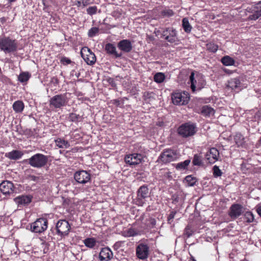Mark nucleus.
<instances>
[{
    "instance_id": "4468645a",
    "label": "nucleus",
    "mask_w": 261,
    "mask_h": 261,
    "mask_svg": "<svg viewBox=\"0 0 261 261\" xmlns=\"http://www.w3.org/2000/svg\"><path fill=\"white\" fill-rule=\"evenodd\" d=\"M124 160L125 163L130 165H137L144 162V155L140 153L128 154L125 156Z\"/></svg>"
},
{
    "instance_id": "7ed1b4c3",
    "label": "nucleus",
    "mask_w": 261,
    "mask_h": 261,
    "mask_svg": "<svg viewBox=\"0 0 261 261\" xmlns=\"http://www.w3.org/2000/svg\"><path fill=\"white\" fill-rule=\"evenodd\" d=\"M162 36L161 38L164 39L170 43H174L179 41L177 32L173 27L161 28Z\"/></svg>"
},
{
    "instance_id": "680f3d73",
    "label": "nucleus",
    "mask_w": 261,
    "mask_h": 261,
    "mask_svg": "<svg viewBox=\"0 0 261 261\" xmlns=\"http://www.w3.org/2000/svg\"><path fill=\"white\" fill-rule=\"evenodd\" d=\"M167 177L168 178L172 177V176L170 175V172L167 173Z\"/></svg>"
},
{
    "instance_id": "79ce46f5",
    "label": "nucleus",
    "mask_w": 261,
    "mask_h": 261,
    "mask_svg": "<svg viewBox=\"0 0 261 261\" xmlns=\"http://www.w3.org/2000/svg\"><path fill=\"white\" fill-rule=\"evenodd\" d=\"M99 32V29L97 27H93L91 28L88 33L89 37H93L95 36Z\"/></svg>"
},
{
    "instance_id": "052dcab7",
    "label": "nucleus",
    "mask_w": 261,
    "mask_h": 261,
    "mask_svg": "<svg viewBox=\"0 0 261 261\" xmlns=\"http://www.w3.org/2000/svg\"><path fill=\"white\" fill-rule=\"evenodd\" d=\"M148 39L150 40H153L154 38L153 37L151 36H148Z\"/></svg>"
},
{
    "instance_id": "ea45409f",
    "label": "nucleus",
    "mask_w": 261,
    "mask_h": 261,
    "mask_svg": "<svg viewBox=\"0 0 261 261\" xmlns=\"http://www.w3.org/2000/svg\"><path fill=\"white\" fill-rule=\"evenodd\" d=\"M194 231L191 228V226L188 225L184 229V236L187 238H190L193 233Z\"/></svg>"
},
{
    "instance_id": "de8ad7c7",
    "label": "nucleus",
    "mask_w": 261,
    "mask_h": 261,
    "mask_svg": "<svg viewBox=\"0 0 261 261\" xmlns=\"http://www.w3.org/2000/svg\"><path fill=\"white\" fill-rule=\"evenodd\" d=\"M80 117H81L79 115L72 113L69 115V119L72 122H76L79 120Z\"/></svg>"
},
{
    "instance_id": "5fc2aeb1",
    "label": "nucleus",
    "mask_w": 261,
    "mask_h": 261,
    "mask_svg": "<svg viewBox=\"0 0 261 261\" xmlns=\"http://www.w3.org/2000/svg\"><path fill=\"white\" fill-rule=\"evenodd\" d=\"M122 243V242H116L114 246H113V248L115 250H117L121 246V244Z\"/></svg>"
},
{
    "instance_id": "a19ab883",
    "label": "nucleus",
    "mask_w": 261,
    "mask_h": 261,
    "mask_svg": "<svg viewBox=\"0 0 261 261\" xmlns=\"http://www.w3.org/2000/svg\"><path fill=\"white\" fill-rule=\"evenodd\" d=\"M213 175L215 177H218L222 175V172L219 169V167L215 165L213 168Z\"/></svg>"
},
{
    "instance_id": "f704fd0d",
    "label": "nucleus",
    "mask_w": 261,
    "mask_h": 261,
    "mask_svg": "<svg viewBox=\"0 0 261 261\" xmlns=\"http://www.w3.org/2000/svg\"><path fill=\"white\" fill-rule=\"evenodd\" d=\"M191 161L190 160H186L184 162H180L176 165V168L177 170H185L187 169L188 166L189 165Z\"/></svg>"
},
{
    "instance_id": "2eb2a0df",
    "label": "nucleus",
    "mask_w": 261,
    "mask_h": 261,
    "mask_svg": "<svg viewBox=\"0 0 261 261\" xmlns=\"http://www.w3.org/2000/svg\"><path fill=\"white\" fill-rule=\"evenodd\" d=\"M149 247L147 244H139L136 247V252L137 256L141 259H145L149 254Z\"/></svg>"
},
{
    "instance_id": "3c124183",
    "label": "nucleus",
    "mask_w": 261,
    "mask_h": 261,
    "mask_svg": "<svg viewBox=\"0 0 261 261\" xmlns=\"http://www.w3.org/2000/svg\"><path fill=\"white\" fill-rule=\"evenodd\" d=\"M61 62L64 65H67L70 64L71 61L68 58L63 57L61 58Z\"/></svg>"
},
{
    "instance_id": "0e129e2a",
    "label": "nucleus",
    "mask_w": 261,
    "mask_h": 261,
    "mask_svg": "<svg viewBox=\"0 0 261 261\" xmlns=\"http://www.w3.org/2000/svg\"><path fill=\"white\" fill-rule=\"evenodd\" d=\"M115 102H116V103H119V101L118 100H115Z\"/></svg>"
},
{
    "instance_id": "2f4dec72",
    "label": "nucleus",
    "mask_w": 261,
    "mask_h": 261,
    "mask_svg": "<svg viewBox=\"0 0 261 261\" xmlns=\"http://www.w3.org/2000/svg\"><path fill=\"white\" fill-rule=\"evenodd\" d=\"M221 62L225 66H232L234 64V60L228 56L222 58Z\"/></svg>"
},
{
    "instance_id": "e2e57ef3",
    "label": "nucleus",
    "mask_w": 261,
    "mask_h": 261,
    "mask_svg": "<svg viewBox=\"0 0 261 261\" xmlns=\"http://www.w3.org/2000/svg\"><path fill=\"white\" fill-rule=\"evenodd\" d=\"M16 0H8V1L10 2H14Z\"/></svg>"
},
{
    "instance_id": "393cba45",
    "label": "nucleus",
    "mask_w": 261,
    "mask_h": 261,
    "mask_svg": "<svg viewBox=\"0 0 261 261\" xmlns=\"http://www.w3.org/2000/svg\"><path fill=\"white\" fill-rule=\"evenodd\" d=\"M241 83L238 78L231 79L228 81V86L232 89H241Z\"/></svg>"
},
{
    "instance_id": "58836bf2",
    "label": "nucleus",
    "mask_w": 261,
    "mask_h": 261,
    "mask_svg": "<svg viewBox=\"0 0 261 261\" xmlns=\"http://www.w3.org/2000/svg\"><path fill=\"white\" fill-rule=\"evenodd\" d=\"M244 219L248 223L252 222L254 221V215L251 212H247L244 214Z\"/></svg>"
},
{
    "instance_id": "412c9836",
    "label": "nucleus",
    "mask_w": 261,
    "mask_h": 261,
    "mask_svg": "<svg viewBox=\"0 0 261 261\" xmlns=\"http://www.w3.org/2000/svg\"><path fill=\"white\" fill-rule=\"evenodd\" d=\"M194 75V73L192 72L190 76V81L191 83L190 87L193 92H195L196 88L198 90H200L203 87L202 84H201L199 82H197V79L198 77H196L195 78Z\"/></svg>"
},
{
    "instance_id": "9d476101",
    "label": "nucleus",
    "mask_w": 261,
    "mask_h": 261,
    "mask_svg": "<svg viewBox=\"0 0 261 261\" xmlns=\"http://www.w3.org/2000/svg\"><path fill=\"white\" fill-rule=\"evenodd\" d=\"M149 196V189L146 185L141 186L137 191L136 201L139 205L142 206L145 202L144 200Z\"/></svg>"
},
{
    "instance_id": "72a5a7b5",
    "label": "nucleus",
    "mask_w": 261,
    "mask_h": 261,
    "mask_svg": "<svg viewBox=\"0 0 261 261\" xmlns=\"http://www.w3.org/2000/svg\"><path fill=\"white\" fill-rule=\"evenodd\" d=\"M192 163L195 166H203V163L202 162V158L201 156L195 154L192 161Z\"/></svg>"
},
{
    "instance_id": "f03ea898",
    "label": "nucleus",
    "mask_w": 261,
    "mask_h": 261,
    "mask_svg": "<svg viewBox=\"0 0 261 261\" xmlns=\"http://www.w3.org/2000/svg\"><path fill=\"white\" fill-rule=\"evenodd\" d=\"M48 161V156L38 153L27 159L26 162L32 167L41 168L46 165Z\"/></svg>"
},
{
    "instance_id": "0eeeda50",
    "label": "nucleus",
    "mask_w": 261,
    "mask_h": 261,
    "mask_svg": "<svg viewBox=\"0 0 261 261\" xmlns=\"http://www.w3.org/2000/svg\"><path fill=\"white\" fill-rule=\"evenodd\" d=\"M173 103L176 105H185L188 103L190 97L188 92H174L172 95Z\"/></svg>"
},
{
    "instance_id": "cd10ccee",
    "label": "nucleus",
    "mask_w": 261,
    "mask_h": 261,
    "mask_svg": "<svg viewBox=\"0 0 261 261\" xmlns=\"http://www.w3.org/2000/svg\"><path fill=\"white\" fill-rule=\"evenodd\" d=\"M31 76L29 72H22L18 76V80L21 83H27Z\"/></svg>"
},
{
    "instance_id": "6e6d98bb",
    "label": "nucleus",
    "mask_w": 261,
    "mask_h": 261,
    "mask_svg": "<svg viewBox=\"0 0 261 261\" xmlns=\"http://www.w3.org/2000/svg\"><path fill=\"white\" fill-rule=\"evenodd\" d=\"M255 208L257 214L261 217V203L257 204Z\"/></svg>"
},
{
    "instance_id": "37998d69",
    "label": "nucleus",
    "mask_w": 261,
    "mask_h": 261,
    "mask_svg": "<svg viewBox=\"0 0 261 261\" xmlns=\"http://www.w3.org/2000/svg\"><path fill=\"white\" fill-rule=\"evenodd\" d=\"M139 234V231L135 228H130L127 231V237H134Z\"/></svg>"
},
{
    "instance_id": "4d7b16f0",
    "label": "nucleus",
    "mask_w": 261,
    "mask_h": 261,
    "mask_svg": "<svg viewBox=\"0 0 261 261\" xmlns=\"http://www.w3.org/2000/svg\"><path fill=\"white\" fill-rule=\"evenodd\" d=\"M29 178L31 180H32L34 181H37L39 178V177L33 175H29Z\"/></svg>"
},
{
    "instance_id": "603ef678",
    "label": "nucleus",
    "mask_w": 261,
    "mask_h": 261,
    "mask_svg": "<svg viewBox=\"0 0 261 261\" xmlns=\"http://www.w3.org/2000/svg\"><path fill=\"white\" fill-rule=\"evenodd\" d=\"M107 81L112 87L115 88L116 87V83L113 78L110 77L108 79Z\"/></svg>"
},
{
    "instance_id": "c9c22d12",
    "label": "nucleus",
    "mask_w": 261,
    "mask_h": 261,
    "mask_svg": "<svg viewBox=\"0 0 261 261\" xmlns=\"http://www.w3.org/2000/svg\"><path fill=\"white\" fill-rule=\"evenodd\" d=\"M153 79L156 83H161L164 81L165 76L162 72H158L154 75Z\"/></svg>"
},
{
    "instance_id": "ddd939ff",
    "label": "nucleus",
    "mask_w": 261,
    "mask_h": 261,
    "mask_svg": "<svg viewBox=\"0 0 261 261\" xmlns=\"http://www.w3.org/2000/svg\"><path fill=\"white\" fill-rule=\"evenodd\" d=\"M81 56L88 65H93L96 62L95 54L88 47H84L81 51Z\"/></svg>"
},
{
    "instance_id": "a18cd8bd",
    "label": "nucleus",
    "mask_w": 261,
    "mask_h": 261,
    "mask_svg": "<svg viewBox=\"0 0 261 261\" xmlns=\"http://www.w3.org/2000/svg\"><path fill=\"white\" fill-rule=\"evenodd\" d=\"M89 0H77L76 5L78 7H82L83 8L89 5Z\"/></svg>"
},
{
    "instance_id": "aec40b11",
    "label": "nucleus",
    "mask_w": 261,
    "mask_h": 261,
    "mask_svg": "<svg viewBox=\"0 0 261 261\" xmlns=\"http://www.w3.org/2000/svg\"><path fill=\"white\" fill-rule=\"evenodd\" d=\"M118 48L124 53H129L133 48L131 42L128 39L120 41L117 44Z\"/></svg>"
},
{
    "instance_id": "c85d7f7f",
    "label": "nucleus",
    "mask_w": 261,
    "mask_h": 261,
    "mask_svg": "<svg viewBox=\"0 0 261 261\" xmlns=\"http://www.w3.org/2000/svg\"><path fill=\"white\" fill-rule=\"evenodd\" d=\"M83 242L86 247L89 248H93L96 245L97 241L94 238H88L85 239L83 241Z\"/></svg>"
},
{
    "instance_id": "7c9ffc66",
    "label": "nucleus",
    "mask_w": 261,
    "mask_h": 261,
    "mask_svg": "<svg viewBox=\"0 0 261 261\" xmlns=\"http://www.w3.org/2000/svg\"><path fill=\"white\" fill-rule=\"evenodd\" d=\"M244 139L243 136L240 133H237L234 136V141L238 146H242L244 144Z\"/></svg>"
},
{
    "instance_id": "69168bd1",
    "label": "nucleus",
    "mask_w": 261,
    "mask_h": 261,
    "mask_svg": "<svg viewBox=\"0 0 261 261\" xmlns=\"http://www.w3.org/2000/svg\"><path fill=\"white\" fill-rule=\"evenodd\" d=\"M259 141L261 143V136H260V138L259 139Z\"/></svg>"
},
{
    "instance_id": "4c0bfd02",
    "label": "nucleus",
    "mask_w": 261,
    "mask_h": 261,
    "mask_svg": "<svg viewBox=\"0 0 261 261\" xmlns=\"http://www.w3.org/2000/svg\"><path fill=\"white\" fill-rule=\"evenodd\" d=\"M146 225L150 228H154L156 224V220L154 218L149 217L146 220Z\"/></svg>"
},
{
    "instance_id": "b1692460",
    "label": "nucleus",
    "mask_w": 261,
    "mask_h": 261,
    "mask_svg": "<svg viewBox=\"0 0 261 261\" xmlns=\"http://www.w3.org/2000/svg\"><path fill=\"white\" fill-rule=\"evenodd\" d=\"M201 114L206 117L213 116L215 114V110L211 107L206 105L202 107Z\"/></svg>"
},
{
    "instance_id": "20e7f679",
    "label": "nucleus",
    "mask_w": 261,
    "mask_h": 261,
    "mask_svg": "<svg viewBox=\"0 0 261 261\" xmlns=\"http://www.w3.org/2000/svg\"><path fill=\"white\" fill-rule=\"evenodd\" d=\"M196 125L191 122L181 124L178 128V133L183 138H188L193 136L196 132Z\"/></svg>"
},
{
    "instance_id": "423d86ee",
    "label": "nucleus",
    "mask_w": 261,
    "mask_h": 261,
    "mask_svg": "<svg viewBox=\"0 0 261 261\" xmlns=\"http://www.w3.org/2000/svg\"><path fill=\"white\" fill-rule=\"evenodd\" d=\"M177 159V151L174 149L168 148L163 150L158 158V161H161L163 163H168L174 161Z\"/></svg>"
},
{
    "instance_id": "8fccbe9b",
    "label": "nucleus",
    "mask_w": 261,
    "mask_h": 261,
    "mask_svg": "<svg viewBox=\"0 0 261 261\" xmlns=\"http://www.w3.org/2000/svg\"><path fill=\"white\" fill-rule=\"evenodd\" d=\"M176 214V211H172L169 214L168 218H167V221L168 223L171 224L172 222L173 221V219H174L175 214Z\"/></svg>"
},
{
    "instance_id": "49530a36",
    "label": "nucleus",
    "mask_w": 261,
    "mask_h": 261,
    "mask_svg": "<svg viewBox=\"0 0 261 261\" xmlns=\"http://www.w3.org/2000/svg\"><path fill=\"white\" fill-rule=\"evenodd\" d=\"M207 49L212 52L215 53L218 48V46L214 43L207 44Z\"/></svg>"
},
{
    "instance_id": "bf43d9fd",
    "label": "nucleus",
    "mask_w": 261,
    "mask_h": 261,
    "mask_svg": "<svg viewBox=\"0 0 261 261\" xmlns=\"http://www.w3.org/2000/svg\"><path fill=\"white\" fill-rule=\"evenodd\" d=\"M154 33L155 34L156 36H158L160 34L162 35V31H161L160 30H158V31L155 30L154 31Z\"/></svg>"
},
{
    "instance_id": "4be33fe9",
    "label": "nucleus",
    "mask_w": 261,
    "mask_h": 261,
    "mask_svg": "<svg viewBox=\"0 0 261 261\" xmlns=\"http://www.w3.org/2000/svg\"><path fill=\"white\" fill-rule=\"evenodd\" d=\"M105 50L107 54L114 56L115 58L121 57L122 53H118L116 51V47L112 43H107L105 46Z\"/></svg>"
},
{
    "instance_id": "c756f323",
    "label": "nucleus",
    "mask_w": 261,
    "mask_h": 261,
    "mask_svg": "<svg viewBox=\"0 0 261 261\" xmlns=\"http://www.w3.org/2000/svg\"><path fill=\"white\" fill-rule=\"evenodd\" d=\"M210 156H212L213 161H209L210 163H214L216 161L218 160V158L219 156V152L218 149L216 148H212L210 150Z\"/></svg>"
},
{
    "instance_id": "1a4fd4ad",
    "label": "nucleus",
    "mask_w": 261,
    "mask_h": 261,
    "mask_svg": "<svg viewBox=\"0 0 261 261\" xmlns=\"http://www.w3.org/2000/svg\"><path fill=\"white\" fill-rule=\"evenodd\" d=\"M47 224L48 221L46 219L39 218L31 224V228L35 233H41L47 229Z\"/></svg>"
},
{
    "instance_id": "f8f14e48",
    "label": "nucleus",
    "mask_w": 261,
    "mask_h": 261,
    "mask_svg": "<svg viewBox=\"0 0 261 261\" xmlns=\"http://www.w3.org/2000/svg\"><path fill=\"white\" fill-rule=\"evenodd\" d=\"M75 181L81 184H86L90 181L91 174L87 171L80 170L76 171L74 174Z\"/></svg>"
},
{
    "instance_id": "f3484780",
    "label": "nucleus",
    "mask_w": 261,
    "mask_h": 261,
    "mask_svg": "<svg viewBox=\"0 0 261 261\" xmlns=\"http://www.w3.org/2000/svg\"><path fill=\"white\" fill-rule=\"evenodd\" d=\"M243 211V207L240 204H233L229 208L228 215L233 219L240 216Z\"/></svg>"
},
{
    "instance_id": "473e14b6",
    "label": "nucleus",
    "mask_w": 261,
    "mask_h": 261,
    "mask_svg": "<svg viewBox=\"0 0 261 261\" xmlns=\"http://www.w3.org/2000/svg\"><path fill=\"white\" fill-rule=\"evenodd\" d=\"M182 26L185 32L189 33L192 30V26L189 23V20L187 18H184L182 20Z\"/></svg>"
},
{
    "instance_id": "6e6552de",
    "label": "nucleus",
    "mask_w": 261,
    "mask_h": 261,
    "mask_svg": "<svg viewBox=\"0 0 261 261\" xmlns=\"http://www.w3.org/2000/svg\"><path fill=\"white\" fill-rule=\"evenodd\" d=\"M56 229L57 234L62 238L68 234L70 225L67 221L60 220L56 224Z\"/></svg>"
},
{
    "instance_id": "5701e85b",
    "label": "nucleus",
    "mask_w": 261,
    "mask_h": 261,
    "mask_svg": "<svg viewBox=\"0 0 261 261\" xmlns=\"http://www.w3.org/2000/svg\"><path fill=\"white\" fill-rule=\"evenodd\" d=\"M23 153L20 150H13L6 153L5 156L7 158L12 160H17L21 158Z\"/></svg>"
},
{
    "instance_id": "9b49d317",
    "label": "nucleus",
    "mask_w": 261,
    "mask_h": 261,
    "mask_svg": "<svg viewBox=\"0 0 261 261\" xmlns=\"http://www.w3.org/2000/svg\"><path fill=\"white\" fill-rule=\"evenodd\" d=\"M246 10L247 12L252 13L248 16V19L256 20L261 17V1L251 7H248Z\"/></svg>"
},
{
    "instance_id": "e433bc0d",
    "label": "nucleus",
    "mask_w": 261,
    "mask_h": 261,
    "mask_svg": "<svg viewBox=\"0 0 261 261\" xmlns=\"http://www.w3.org/2000/svg\"><path fill=\"white\" fill-rule=\"evenodd\" d=\"M185 181L188 183L189 186H193L196 185L197 180L195 177L192 175H188L185 178Z\"/></svg>"
},
{
    "instance_id": "6ab92c4d",
    "label": "nucleus",
    "mask_w": 261,
    "mask_h": 261,
    "mask_svg": "<svg viewBox=\"0 0 261 261\" xmlns=\"http://www.w3.org/2000/svg\"><path fill=\"white\" fill-rule=\"evenodd\" d=\"M113 256L112 251L109 247L102 248L99 254L100 261H109Z\"/></svg>"
},
{
    "instance_id": "f257e3e1",
    "label": "nucleus",
    "mask_w": 261,
    "mask_h": 261,
    "mask_svg": "<svg viewBox=\"0 0 261 261\" xmlns=\"http://www.w3.org/2000/svg\"><path fill=\"white\" fill-rule=\"evenodd\" d=\"M17 47L18 44L15 39L10 37H0V50L5 54L16 51Z\"/></svg>"
},
{
    "instance_id": "13d9d810",
    "label": "nucleus",
    "mask_w": 261,
    "mask_h": 261,
    "mask_svg": "<svg viewBox=\"0 0 261 261\" xmlns=\"http://www.w3.org/2000/svg\"><path fill=\"white\" fill-rule=\"evenodd\" d=\"M157 125L159 126L162 127V126H164V122L162 121H159L158 122Z\"/></svg>"
},
{
    "instance_id": "09e8293b",
    "label": "nucleus",
    "mask_w": 261,
    "mask_h": 261,
    "mask_svg": "<svg viewBox=\"0 0 261 261\" xmlns=\"http://www.w3.org/2000/svg\"><path fill=\"white\" fill-rule=\"evenodd\" d=\"M162 15L163 16L170 17L174 15V12L172 10L165 9L162 12Z\"/></svg>"
},
{
    "instance_id": "a878e982",
    "label": "nucleus",
    "mask_w": 261,
    "mask_h": 261,
    "mask_svg": "<svg viewBox=\"0 0 261 261\" xmlns=\"http://www.w3.org/2000/svg\"><path fill=\"white\" fill-rule=\"evenodd\" d=\"M56 146L60 148H68L70 147L69 143L62 138H59L55 140Z\"/></svg>"
},
{
    "instance_id": "dca6fc26",
    "label": "nucleus",
    "mask_w": 261,
    "mask_h": 261,
    "mask_svg": "<svg viewBox=\"0 0 261 261\" xmlns=\"http://www.w3.org/2000/svg\"><path fill=\"white\" fill-rule=\"evenodd\" d=\"M0 190L3 194L10 195L14 193L15 187L11 181L4 180L0 184Z\"/></svg>"
},
{
    "instance_id": "39448f33",
    "label": "nucleus",
    "mask_w": 261,
    "mask_h": 261,
    "mask_svg": "<svg viewBox=\"0 0 261 261\" xmlns=\"http://www.w3.org/2000/svg\"><path fill=\"white\" fill-rule=\"evenodd\" d=\"M68 98L66 93L57 94L53 96L49 99V106L56 109H61L67 105Z\"/></svg>"
},
{
    "instance_id": "c03bdc74",
    "label": "nucleus",
    "mask_w": 261,
    "mask_h": 261,
    "mask_svg": "<svg viewBox=\"0 0 261 261\" xmlns=\"http://www.w3.org/2000/svg\"><path fill=\"white\" fill-rule=\"evenodd\" d=\"M97 11V7L96 6L89 7L87 9V13L90 15L95 14Z\"/></svg>"
},
{
    "instance_id": "864d4df0",
    "label": "nucleus",
    "mask_w": 261,
    "mask_h": 261,
    "mask_svg": "<svg viewBox=\"0 0 261 261\" xmlns=\"http://www.w3.org/2000/svg\"><path fill=\"white\" fill-rule=\"evenodd\" d=\"M0 81L4 83H7L9 81V79L4 74L0 75Z\"/></svg>"
},
{
    "instance_id": "a211bd4d",
    "label": "nucleus",
    "mask_w": 261,
    "mask_h": 261,
    "mask_svg": "<svg viewBox=\"0 0 261 261\" xmlns=\"http://www.w3.org/2000/svg\"><path fill=\"white\" fill-rule=\"evenodd\" d=\"M32 196L30 195H20L14 199V202L18 207H22L28 205L32 201Z\"/></svg>"
},
{
    "instance_id": "bb28decb",
    "label": "nucleus",
    "mask_w": 261,
    "mask_h": 261,
    "mask_svg": "<svg viewBox=\"0 0 261 261\" xmlns=\"http://www.w3.org/2000/svg\"><path fill=\"white\" fill-rule=\"evenodd\" d=\"M24 107V103L21 100L16 101L13 105V110L16 113L21 112L23 110Z\"/></svg>"
},
{
    "instance_id": "338daca9",
    "label": "nucleus",
    "mask_w": 261,
    "mask_h": 261,
    "mask_svg": "<svg viewBox=\"0 0 261 261\" xmlns=\"http://www.w3.org/2000/svg\"><path fill=\"white\" fill-rule=\"evenodd\" d=\"M190 261H196V260H195V259H192L191 260H190Z\"/></svg>"
}]
</instances>
